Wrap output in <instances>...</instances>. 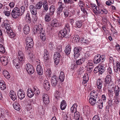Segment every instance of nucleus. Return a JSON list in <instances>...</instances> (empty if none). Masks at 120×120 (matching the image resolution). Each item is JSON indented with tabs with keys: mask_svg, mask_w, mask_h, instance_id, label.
Segmentation results:
<instances>
[{
	"mask_svg": "<svg viewBox=\"0 0 120 120\" xmlns=\"http://www.w3.org/2000/svg\"><path fill=\"white\" fill-rule=\"evenodd\" d=\"M90 94L91 96L89 98V101L91 105H94L96 103L97 100L98 99L100 96L94 90L91 92Z\"/></svg>",
	"mask_w": 120,
	"mask_h": 120,
	"instance_id": "f257e3e1",
	"label": "nucleus"
},
{
	"mask_svg": "<svg viewBox=\"0 0 120 120\" xmlns=\"http://www.w3.org/2000/svg\"><path fill=\"white\" fill-rule=\"evenodd\" d=\"M5 28L6 29L7 33L9 36L10 38L14 37L15 35L14 32H12V26L8 23H4Z\"/></svg>",
	"mask_w": 120,
	"mask_h": 120,
	"instance_id": "f03ea898",
	"label": "nucleus"
},
{
	"mask_svg": "<svg viewBox=\"0 0 120 120\" xmlns=\"http://www.w3.org/2000/svg\"><path fill=\"white\" fill-rule=\"evenodd\" d=\"M11 15L12 17L15 19L17 18L22 15L20 12V9L17 7L15 8L13 10Z\"/></svg>",
	"mask_w": 120,
	"mask_h": 120,
	"instance_id": "7ed1b4c3",
	"label": "nucleus"
},
{
	"mask_svg": "<svg viewBox=\"0 0 120 120\" xmlns=\"http://www.w3.org/2000/svg\"><path fill=\"white\" fill-rule=\"evenodd\" d=\"M105 59L103 55L101 56L97 54L94 56L93 61L94 63L96 64L99 63H101L104 61Z\"/></svg>",
	"mask_w": 120,
	"mask_h": 120,
	"instance_id": "20e7f679",
	"label": "nucleus"
},
{
	"mask_svg": "<svg viewBox=\"0 0 120 120\" xmlns=\"http://www.w3.org/2000/svg\"><path fill=\"white\" fill-rule=\"evenodd\" d=\"M42 26L41 24H39L38 25H36L35 26L34 29L33 30V32L34 34L37 33L39 34L44 31L43 30Z\"/></svg>",
	"mask_w": 120,
	"mask_h": 120,
	"instance_id": "39448f33",
	"label": "nucleus"
},
{
	"mask_svg": "<svg viewBox=\"0 0 120 120\" xmlns=\"http://www.w3.org/2000/svg\"><path fill=\"white\" fill-rule=\"evenodd\" d=\"M25 67L27 71L29 74H32L34 72V71L33 67L31 64H27Z\"/></svg>",
	"mask_w": 120,
	"mask_h": 120,
	"instance_id": "423d86ee",
	"label": "nucleus"
},
{
	"mask_svg": "<svg viewBox=\"0 0 120 120\" xmlns=\"http://www.w3.org/2000/svg\"><path fill=\"white\" fill-rule=\"evenodd\" d=\"M69 32L65 29H63L60 31L58 34V35L59 37L62 38L66 37H68L67 35H68Z\"/></svg>",
	"mask_w": 120,
	"mask_h": 120,
	"instance_id": "0eeeda50",
	"label": "nucleus"
},
{
	"mask_svg": "<svg viewBox=\"0 0 120 120\" xmlns=\"http://www.w3.org/2000/svg\"><path fill=\"white\" fill-rule=\"evenodd\" d=\"M26 46L29 48L32 47L34 45L33 40L30 37H28L26 39Z\"/></svg>",
	"mask_w": 120,
	"mask_h": 120,
	"instance_id": "6e6552de",
	"label": "nucleus"
},
{
	"mask_svg": "<svg viewBox=\"0 0 120 120\" xmlns=\"http://www.w3.org/2000/svg\"><path fill=\"white\" fill-rule=\"evenodd\" d=\"M61 55L60 53L57 52L55 53L54 55V59L55 64L57 65L60 61V59Z\"/></svg>",
	"mask_w": 120,
	"mask_h": 120,
	"instance_id": "1a4fd4ad",
	"label": "nucleus"
},
{
	"mask_svg": "<svg viewBox=\"0 0 120 120\" xmlns=\"http://www.w3.org/2000/svg\"><path fill=\"white\" fill-rule=\"evenodd\" d=\"M0 60L1 64L4 66L7 65L8 63V58L5 56H2L1 57Z\"/></svg>",
	"mask_w": 120,
	"mask_h": 120,
	"instance_id": "9d476101",
	"label": "nucleus"
},
{
	"mask_svg": "<svg viewBox=\"0 0 120 120\" xmlns=\"http://www.w3.org/2000/svg\"><path fill=\"white\" fill-rule=\"evenodd\" d=\"M17 95L19 98L21 100L24 98L25 96V94L24 90L20 89L17 92Z\"/></svg>",
	"mask_w": 120,
	"mask_h": 120,
	"instance_id": "9b49d317",
	"label": "nucleus"
},
{
	"mask_svg": "<svg viewBox=\"0 0 120 120\" xmlns=\"http://www.w3.org/2000/svg\"><path fill=\"white\" fill-rule=\"evenodd\" d=\"M58 82V79L56 76L53 75L52 77L51 80L52 85V86H55L57 84Z\"/></svg>",
	"mask_w": 120,
	"mask_h": 120,
	"instance_id": "f8f14e48",
	"label": "nucleus"
},
{
	"mask_svg": "<svg viewBox=\"0 0 120 120\" xmlns=\"http://www.w3.org/2000/svg\"><path fill=\"white\" fill-rule=\"evenodd\" d=\"M42 98L43 102L45 104H48L49 103V98L47 94H45L42 96Z\"/></svg>",
	"mask_w": 120,
	"mask_h": 120,
	"instance_id": "ddd939ff",
	"label": "nucleus"
},
{
	"mask_svg": "<svg viewBox=\"0 0 120 120\" xmlns=\"http://www.w3.org/2000/svg\"><path fill=\"white\" fill-rule=\"evenodd\" d=\"M18 56L19 60L20 61H23L24 58V54L22 52L19 51L18 53Z\"/></svg>",
	"mask_w": 120,
	"mask_h": 120,
	"instance_id": "4468645a",
	"label": "nucleus"
},
{
	"mask_svg": "<svg viewBox=\"0 0 120 120\" xmlns=\"http://www.w3.org/2000/svg\"><path fill=\"white\" fill-rule=\"evenodd\" d=\"M103 82L100 79H98L97 81L96 85L97 88L100 90L102 87Z\"/></svg>",
	"mask_w": 120,
	"mask_h": 120,
	"instance_id": "2eb2a0df",
	"label": "nucleus"
},
{
	"mask_svg": "<svg viewBox=\"0 0 120 120\" xmlns=\"http://www.w3.org/2000/svg\"><path fill=\"white\" fill-rule=\"evenodd\" d=\"M36 70L38 73L39 75H41L43 74V69L40 65L38 64L37 66Z\"/></svg>",
	"mask_w": 120,
	"mask_h": 120,
	"instance_id": "dca6fc26",
	"label": "nucleus"
},
{
	"mask_svg": "<svg viewBox=\"0 0 120 120\" xmlns=\"http://www.w3.org/2000/svg\"><path fill=\"white\" fill-rule=\"evenodd\" d=\"M120 88L119 87L117 86L115 88V90H114L115 96L113 98L118 99L119 97V93L120 91Z\"/></svg>",
	"mask_w": 120,
	"mask_h": 120,
	"instance_id": "f3484780",
	"label": "nucleus"
},
{
	"mask_svg": "<svg viewBox=\"0 0 120 120\" xmlns=\"http://www.w3.org/2000/svg\"><path fill=\"white\" fill-rule=\"evenodd\" d=\"M44 87L47 90H49L50 88V84L49 81L47 80L44 81Z\"/></svg>",
	"mask_w": 120,
	"mask_h": 120,
	"instance_id": "a211bd4d",
	"label": "nucleus"
},
{
	"mask_svg": "<svg viewBox=\"0 0 120 120\" xmlns=\"http://www.w3.org/2000/svg\"><path fill=\"white\" fill-rule=\"evenodd\" d=\"M44 57L45 61H48L49 59V52L47 51L46 49H44Z\"/></svg>",
	"mask_w": 120,
	"mask_h": 120,
	"instance_id": "6ab92c4d",
	"label": "nucleus"
},
{
	"mask_svg": "<svg viewBox=\"0 0 120 120\" xmlns=\"http://www.w3.org/2000/svg\"><path fill=\"white\" fill-rule=\"evenodd\" d=\"M51 25L54 27H57L59 26V23L58 22L57 19H54L52 20L51 22Z\"/></svg>",
	"mask_w": 120,
	"mask_h": 120,
	"instance_id": "aec40b11",
	"label": "nucleus"
},
{
	"mask_svg": "<svg viewBox=\"0 0 120 120\" xmlns=\"http://www.w3.org/2000/svg\"><path fill=\"white\" fill-rule=\"evenodd\" d=\"M67 105V103L65 100H63L61 102L60 105V108L62 110H64Z\"/></svg>",
	"mask_w": 120,
	"mask_h": 120,
	"instance_id": "412c9836",
	"label": "nucleus"
},
{
	"mask_svg": "<svg viewBox=\"0 0 120 120\" xmlns=\"http://www.w3.org/2000/svg\"><path fill=\"white\" fill-rule=\"evenodd\" d=\"M43 0H41L37 3L35 5L36 9H41L43 5Z\"/></svg>",
	"mask_w": 120,
	"mask_h": 120,
	"instance_id": "4be33fe9",
	"label": "nucleus"
},
{
	"mask_svg": "<svg viewBox=\"0 0 120 120\" xmlns=\"http://www.w3.org/2000/svg\"><path fill=\"white\" fill-rule=\"evenodd\" d=\"M27 96L30 98L32 97L34 95L33 90L31 89H28L27 91Z\"/></svg>",
	"mask_w": 120,
	"mask_h": 120,
	"instance_id": "5701e85b",
	"label": "nucleus"
},
{
	"mask_svg": "<svg viewBox=\"0 0 120 120\" xmlns=\"http://www.w3.org/2000/svg\"><path fill=\"white\" fill-rule=\"evenodd\" d=\"M10 96L11 98L13 101H15L17 98V96L15 93L13 91L10 92Z\"/></svg>",
	"mask_w": 120,
	"mask_h": 120,
	"instance_id": "b1692460",
	"label": "nucleus"
},
{
	"mask_svg": "<svg viewBox=\"0 0 120 120\" xmlns=\"http://www.w3.org/2000/svg\"><path fill=\"white\" fill-rule=\"evenodd\" d=\"M6 88V86L4 82L2 80H0V88L4 90Z\"/></svg>",
	"mask_w": 120,
	"mask_h": 120,
	"instance_id": "393cba45",
	"label": "nucleus"
},
{
	"mask_svg": "<svg viewBox=\"0 0 120 120\" xmlns=\"http://www.w3.org/2000/svg\"><path fill=\"white\" fill-rule=\"evenodd\" d=\"M78 105L76 103L74 104L71 108V113H74L77 111V108Z\"/></svg>",
	"mask_w": 120,
	"mask_h": 120,
	"instance_id": "a878e982",
	"label": "nucleus"
},
{
	"mask_svg": "<svg viewBox=\"0 0 120 120\" xmlns=\"http://www.w3.org/2000/svg\"><path fill=\"white\" fill-rule=\"evenodd\" d=\"M79 40V35H75L72 36V41L75 43H78Z\"/></svg>",
	"mask_w": 120,
	"mask_h": 120,
	"instance_id": "bb28decb",
	"label": "nucleus"
},
{
	"mask_svg": "<svg viewBox=\"0 0 120 120\" xmlns=\"http://www.w3.org/2000/svg\"><path fill=\"white\" fill-rule=\"evenodd\" d=\"M71 50V47L69 45H68L66 46L65 50V53L67 55H69L70 53Z\"/></svg>",
	"mask_w": 120,
	"mask_h": 120,
	"instance_id": "cd10ccee",
	"label": "nucleus"
},
{
	"mask_svg": "<svg viewBox=\"0 0 120 120\" xmlns=\"http://www.w3.org/2000/svg\"><path fill=\"white\" fill-rule=\"evenodd\" d=\"M43 7L44 9L46 11L48 10L49 9V7L47 4V1L46 0H43Z\"/></svg>",
	"mask_w": 120,
	"mask_h": 120,
	"instance_id": "c85d7f7f",
	"label": "nucleus"
},
{
	"mask_svg": "<svg viewBox=\"0 0 120 120\" xmlns=\"http://www.w3.org/2000/svg\"><path fill=\"white\" fill-rule=\"evenodd\" d=\"M90 54H89L86 53L85 54V57H82L79 60L82 64L84 62L86 61V60L87 59V58L89 56Z\"/></svg>",
	"mask_w": 120,
	"mask_h": 120,
	"instance_id": "c756f323",
	"label": "nucleus"
},
{
	"mask_svg": "<svg viewBox=\"0 0 120 120\" xmlns=\"http://www.w3.org/2000/svg\"><path fill=\"white\" fill-rule=\"evenodd\" d=\"M18 59H16L13 60V63L16 68H18L20 66V63Z\"/></svg>",
	"mask_w": 120,
	"mask_h": 120,
	"instance_id": "7c9ffc66",
	"label": "nucleus"
},
{
	"mask_svg": "<svg viewBox=\"0 0 120 120\" xmlns=\"http://www.w3.org/2000/svg\"><path fill=\"white\" fill-rule=\"evenodd\" d=\"M39 34H40V38L41 40L43 41H45L46 39V36L45 31H44Z\"/></svg>",
	"mask_w": 120,
	"mask_h": 120,
	"instance_id": "2f4dec72",
	"label": "nucleus"
},
{
	"mask_svg": "<svg viewBox=\"0 0 120 120\" xmlns=\"http://www.w3.org/2000/svg\"><path fill=\"white\" fill-rule=\"evenodd\" d=\"M13 107L15 110L19 111L20 109V106L19 104L17 102L15 101L13 104Z\"/></svg>",
	"mask_w": 120,
	"mask_h": 120,
	"instance_id": "473e14b6",
	"label": "nucleus"
},
{
	"mask_svg": "<svg viewBox=\"0 0 120 120\" xmlns=\"http://www.w3.org/2000/svg\"><path fill=\"white\" fill-rule=\"evenodd\" d=\"M103 102L101 99L99 100L96 102L98 108L101 109L103 107Z\"/></svg>",
	"mask_w": 120,
	"mask_h": 120,
	"instance_id": "72a5a7b5",
	"label": "nucleus"
},
{
	"mask_svg": "<svg viewBox=\"0 0 120 120\" xmlns=\"http://www.w3.org/2000/svg\"><path fill=\"white\" fill-rule=\"evenodd\" d=\"M59 78L60 80L62 82H63L65 78L64 73L62 71H61L59 76Z\"/></svg>",
	"mask_w": 120,
	"mask_h": 120,
	"instance_id": "f704fd0d",
	"label": "nucleus"
},
{
	"mask_svg": "<svg viewBox=\"0 0 120 120\" xmlns=\"http://www.w3.org/2000/svg\"><path fill=\"white\" fill-rule=\"evenodd\" d=\"M23 29L24 33L25 34H27L29 33L30 31V28L28 25L25 26Z\"/></svg>",
	"mask_w": 120,
	"mask_h": 120,
	"instance_id": "c9c22d12",
	"label": "nucleus"
},
{
	"mask_svg": "<svg viewBox=\"0 0 120 120\" xmlns=\"http://www.w3.org/2000/svg\"><path fill=\"white\" fill-rule=\"evenodd\" d=\"M116 67H114V71L117 73L118 69L120 68V63L118 61L116 62Z\"/></svg>",
	"mask_w": 120,
	"mask_h": 120,
	"instance_id": "e433bc0d",
	"label": "nucleus"
},
{
	"mask_svg": "<svg viewBox=\"0 0 120 120\" xmlns=\"http://www.w3.org/2000/svg\"><path fill=\"white\" fill-rule=\"evenodd\" d=\"M55 6L54 5H51L49 8V13L51 15H53L55 11Z\"/></svg>",
	"mask_w": 120,
	"mask_h": 120,
	"instance_id": "4c0bfd02",
	"label": "nucleus"
},
{
	"mask_svg": "<svg viewBox=\"0 0 120 120\" xmlns=\"http://www.w3.org/2000/svg\"><path fill=\"white\" fill-rule=\"evenodd\" d=\"M111 78L110 75H108L106 76L104 81L107 83H110L111 82Z\"/></svg>",
	"mask_w": 120,
	"mask_h": 120,
	"instance_id": "58836bf2",
	"label": "nucleus"
},
{
	"mask_svg": "<svg viewBox=\"0 0 120 120\" xmlns=\"http://www.w3.org/2000/svg\"><path fill=\"white\" fill-rule=\"evenodd\" d=\"M83 24L82 21L80 20H78L75 22V26L78 27L80 28Z\"/></svg>",
	"mask_w": 120,
	"mask_h": 120,
	"instance_id": "ea45409f",
	"label": "nucleus"
},
{
	"mask_svg": "<svg viewBox=\"0 0 120 120\" xmlns=\"http://www.w3.org/2000/svg\"><path fill=\"white\" fill-rule=\"evenodd\" d=\"M3 74L5 77L8 79H9L10 77L9 72L6 70H4L3 71Z\"/></svg>",
	"mask_w": 120,
	"mask_h": 120,
	"instance_id": "a19ab883",
	"label": "nucleus"
},
{
	"mask_svg": "<svg viewBox=\"0 0 120 120\" xmlns=\"http://www.w3.org/2000/svg\"><path fill=\"white\" fill-rule=\"evenodd\" d=\"M105 67L103 66H101L98 68V74H102L105 71Z\"/></svg>",
	"mask_w": 120,
	"mask_h": 120,
	"instance_id": "79ce46f5",
	"label": "nucleus"
},
{
	"mask_svg": "<svg viewBox=\"0 0 120 120\" xmlns=\"http://www.w3.org/2000/svg\"><path fill=\"white\" fill-rule=\"evenodd\" d=\"M77 1V0H64V2L65 4H71L74 3V1Z\"/></svg>",
	"mask_w": 120,
	"mask_h": 120,
	"instance_id": "37998d69",
	"label": "nucleus"
},
{
	"mask_svg": "<svg viewBox=\"0 0 120 120\" xmlns=\"http://www.w3.org/2000/svg\"><path fill=\"white\" fill-rule=\"evenodd\" d=\"M45 21L46 22H49L51 20V18L50 16V14L49 13L46 14L45 16Z\"/></svg>",
	"mask_w": 120,
	"mask_h": 120,
	"instance_id": "c03bdc74",
	"label": "nucleus"
},
{
	"mask_svg": "<svg viewBox=\"0 0 120 120\" xmlns=\"http://www.w3.org/2000/svg\"><path fill=\"white\" fill-rule=\"evenodd\" d=\"M80 117V114L78 111L74 113V118L76 120H79Z\"/></svg>",
	"mask_w": 120,
	"mask_h": 120,
	"instance_id": "a18cd8bd",
	"label": "nucleus"
},
{
	"mask_svg": "<svg viewBox=\"0 0 120 120\" xmlns=\"http://www.w3.org/2000/svg\"><path fill=\"white\" fill-rule=\"evenodd\" d=\"M82 49V48L80 47H75L74 49V53H76V52L79 53Z\"/></svg>",
	"mask_w": 120,
	"mask_h": 120,
	"instance_id": "49530a36",
	"label": "nucleus"
},
{
	"mask_svg": "<svg viewBox=\"0 0 120 120\" xmlns=\"http://www.w3.org/2000/svg\"><path fill=\"white\" fill-rule=\"evenodd\" d=\"M33 92L34 94H35L36 95H38L40 93V92L38 89H36L34 87L33 88Z\"/></svg>",
	"mask_w": 120,
	"mask_h": 120,
	"instance_id": "de8ad7c7",
	"label": "nucleus"
},
{
	"mask_svg": "<svg viewBox=\"0 0 120 120\" xmlns=\"http://www.w3.org/2000/svg\"><path fill=\"white\" fill-rule=\"evenodd\" d=\"M60 90H58V91H56V93L55 94V98L56 99H58L60 98Z\"/></svg>",
	"mask_w": 120,
	"mask_h": 120,
	"instance_id": "09e8293b",
	"label": "nucleus"
},
{
	"mask_svg": "<svg viewBox=\"0 0 120 120\" xmlns=\"http://www.w3.org/2000/svg\"><path fill=\"white\" fill-rule=\"evenodd\" d=\"M114 103H113L112 99L109 100L107 102V105L110 107H112L114 105Z\"/></svg>",
	"mask_w": 120,
	"mask_h": 120,
	"instance_id": "8fccbe9b",
	"label": "nucleus"
},
{
	"mask_svg": "<svg viewBox=\"0 0 120 120\" xmlns=\"http://www.w3.org/2000/svg\"><path fill=\"white\" fill-rule=\"evenodd\" d=\"M26 19L28 23H30L31 22V19L30 17V14L27 13L26 15Z\"/></svg>",
	"mask_w": 120,
	"mask_h": 120,
	"instance_id": "3c124183",
	"label": "nucleus"
},
{
	"mask_svg": "<svg viewBox=\"0 0 120 120\" xmlns=\"http://www.w3.org/2000/svg\"><path fill=\"white\" fill-rule=\"evenodd\" d=\"M5 49L4 46L1 44H0V51L3 53L5 52Z\"/></svg>",
	"mask_w": 120,
	"mask_h": 120,
	"instance_id": "603ef678",
	"label": "nucleus"
},
{
	"mask_svg": "<svg viewBox=\"0 0 120 120\" xmlns=\"http://www.w3.org/2000/svg\"><path fill=\"white\" fill-rule=\"evenodd\" d=\"M19 8L20 9V12L22 15L25 10V7L24 6H22Z\"/></svg>",
	"mask_w": 120,
	"mask_h": 120,
	"instance_id": "864d4df0",
	"label": "nucleus"
},
{
	"mask_svg": "<svg viewBox=\"0 0 120 120\" xmlns=\"http://www.w3.org/2000/svg\"><path fill=\"white\" fill-rule=\"evenodd\" d=\"M32 47H29L27 46L25 47L26 52L27 54H29L30 53V50Z\"/></svg>",
	"mask_w": 120,
	"mask_h": 120,
	"instance_id": "5fc2aeb1",
	"label": "nucleus"
},
{
	"mask_svg": "<svg viewBox=\"0 0 120 120\" xmlns=\"http://www.w3.org/2000/svg\"><path fill=\"white\" fill-rule=\"evenodd\" d=\"M83 80H84L88 81L89 80V76L87 74H85L83 77Z\"/></svg>",
	"mask_w": 120,
	"mask_h": 120,
	"instance_id": "6e6d98bb",
	"label": "nucleus"
},
{
	"mask_svg": "<svg viewBox=\"0 0 120 120\" xmlns=\"http://www.w3.org/2000/svg\"><path fill=\"white\" fill-rule=\"evenodd\" d=\"M64 29H65L68 31L70 32V30L69 24L68 23L66 24L64 28Z\"/></svg>",
	"mask_w": 120,
	"mask_h": 120,
	"instance_id": "4d7b16f0",
	"label": "nucleus"
},
{
	"mask_svg": "<svg viewBox=\"0 0 120 120\" xmlns=\"http://www.w3.org/2000/svg\"><path fill=\"white\" fill-rule=\"evenodd\" d=\"M64 8L58 7L57 10V15H60V13L62 12Z\"/></svg>",
	"mask_w": 120,
	"mask_h": 120,
	"instance_id": "13d9d810",
	"label": "nucleus"
},
{
	"mask_svg": "<svg viewBox=\"0 0 120 120\" xmlns=\"http://www.w3.org/2000/svg\"><path fill=\"white\" fill-rule=\"evenodd\" d=\"M101 100L104 102H105L106 99V97L104 94H103L102 95L101 97Z\"/></svg>",
	"mask_w": 120,
	"mask_h": 120,
	"instance_id": "bf43d9fd",
	"label": "nucleus"
},
{
	"mask_svg": "<svg viewBox=\"0 0 120 120\" xmlns=\"http://www.w3.org/2000/svg\"><path fill=\"white\" fill-rule=\"evenodd\" d=\"M62 47L61 45H59L58 46L57 49V52L60 53L62 51Z\"/></svg>",
	"mask_w": 120,
	"mask_h": 120,
	"instance_id": "052dcab7",
	"label": "nucleus"
},
{
	"mask_svg": "<svg viewBox=\"0 0 120 120\" xmlns=\"http://www.w3.org/2000/svg\"><path fill=\"white\" fill-rule=\"evenodd\" d=\"M82 41L83 42L85 43L86 44H88L89 43V41L84 38H82Z\"/></svg>",
	"mask_w": 120,
	"mask_h": 120,
	"instance_id": "680f3d73",
	"label": "nucleus"
},
{
	"mask_svg": "<svg viewBox=\"0 0 120 120\" xmlns=\"http://www.w3.org/2000/svg\"><path fill=\"white\" fill-rule=\"evenodd\" d=\"M30 11L31 14L34 15H35L37 14V9H34V10H32Z\"/></svg>",
	"mask_w": 120,
	"mask_h": 120,
	"instance_id": "e2e57ef3",
	"label": "nucleus"
},
{
	"mask_svg": "<svg viewBox=\"0 0 120 120\" xmlns=\"http://www.w3.org/2000/svg\"><path fill=\"white\" fill-rule=\"evenodd\" d=\"M92 120H100V119L98 116L96 115L93 117Z\"/></svg>",
	"mask_w": 120,
	"mask_h": 120,
	"instance_id": "0e129e2a",
	"label": "nucleus"
},
{
	"mask_svg": "<svg viewBox=\"0 0 120 120\" xmlns=\"http://www.w3.org/2000/svg\"><path fill=\"white\" fill-rule=\"evenodd\" d=\"M64 4L62 3V2H59L58 3V5L59 6V8H64L63 5Z\"/></svg>",
	"mask_w": 120,
	"mask_h": 120,
	"instance_id": "69168bd1",
	"label": "nucleus"
},
{
	"mask_svg": "<svg viewBox=\"0 0 120 120\" xmlns=\"http://www.w3.org/2000/svg\"><path fill=\"white\" fill-rule=\"evenodd\" d=\"M64 13L65 16L67 17L69 13L67 9L65 10L64 11Z\"/></svg>",
	"mask_w": 120,
	"mask_h": 120,
	"instance_id": "338daca9",
	"label": "nucleus"
},
{
	"mask_svg": "<svg viewBox=\"0 0 120 120\" xmlns=\"http://www.w3.org/2000/svg\"><path fill=\"white\" fill-rule=\"evenodd\" d=\"M15 5V4L13 2H11L9 4V6L11 8L14 7Z\"/></svg>",
	"mask_w": 120,
	"mask_h": 120,
	"instance_id": "774afa93",
	"label": "nucleus"
}]
</instances>
